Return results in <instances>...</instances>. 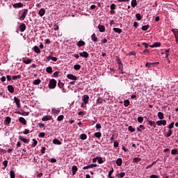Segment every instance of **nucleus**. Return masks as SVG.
Here are the masks:
<instances>
[{"label":"nucleus","instance_id":"obj_50","mask_svg":"<svg viewBox=\"0 0 178 178\" xmlns=\"http://www.w3.org/2000/svg\"><path fill=\"white\" fill-rule=\"evenodd\" d=\"M138 123H143V122H144V118L138 117Z\"/></svg>","mask_w":178,"mask_h":178},{"label":"nucleus","instance_id":"obj_54","mask_svg":"<svg viewBox=\"0 0 178 178\" xmlns=\"http://www.w3.org/2000/svg\"><path fill=\"white\" fill-rule=\"evenodd\" d=\"M140 161H141V159L138 157H136L134 159V162H135L136 163H137V162H140Z\"/></svg>","mask_w":178,"mask_h":178},{"label":"nucleus","instance_id":"obj_6","mask_svg":"<svg viewBox=\"0 0 178 178\" xmlns=\"http://www.w3.org/2000/svg\"><path fill=\"white\" fill-rule=\"evenodd\" d=\"M80 56H81V58H85V59H87V58H88L90 56V54H88V52L87 51H83L81 53H79Z\"/></svg>","mask_w":178,"mask_h":178},{"label":"nucleus","instance_id":"obj_21","mask_svg":"<svg viewBox=\"0 0 178 178\" xmlns=\"http://www.w3.org/2000/svg\"><path fill=\"white\" fill-rule=\"evenodd\" d=\"M99 31L100 33H104L105 31V26L99 24L98 26Z\"/></svg>","mask_w":178,"mask_h":178},{"label":"nucleus","instance_id":"obj_19","mask_svg":"<svg viewBox=\"0 0 178 178\" xmlns=\"http://www.w3.org/2000/svg\"><path fill=\"white\" fill-rule=\"evenodd\" d=\"M91 40L93 41V42H98V38L95 35V33H93L91 35Z\"/></svg>","mask_w":178,"mask_h":178},{"label":"nucleus","instance_id":"obj_10","mask_svg":"<svg viewBox=\"0 0 178 178\" xmlns=\"http://www.w3.org/2000/svg\"><path fill=\"white\" fill-rule=\"evenodd\" d=\"M10 122H12V118H10V117H6V120H4V124L6 126H9Z\"/></svg>","mask_w":178,"mask_h":178},{"label":"nucleus","instance_id":"obj_64","mask_svg":"<svg viewBox=\"0 0 178 178\" xmlns=\"http://www.w3.org/2000/svg\"><path fill=\"white\" fill-rule=\"evenodd\" d=\"M29 129H25L24 131H23V134H29Z\"/></svg>","mask_w":178,"mask_h":178},{"label":"nucleus","instance_id":"obj_1","mask_svg":"<svg viewBox=\"0 0 178 178\" xmlns=\"http://www.w3.org/2000/svg\"><path fill=\"white\" fill-rule=\"evenodd\" d=\"M56 80H55L54 79H51L49 83V88H50L51 90H54V88L56 87Z\"/></svg>","mask_w":178,"mask_h":178},{"label":"nucleus","instance_id":"obj_28","mask_svg":"<svg viewBox=\"0 0 178 178\" xmlns=\"http://www.w3.org/2000/svg\"><path fill=\"white\" fill-rule=\"evenodd\" d=\"M158 118H159V119H160L161 120H163V118H165V116L163 115V113H162V112H159V113H158Z\"/></svg>","mask_w":178,"mask_h":178},{"label":"nucleus","instance_id":"obj_8","mask_svg":"<svg viewBox=\"0 0 178 178\" xmlns=\"http://www.w3.org/2000/svg\"><path fill=\"white\" fill-rule=\"evenodd\" d=\"M83 101L84 104L86 105V104H88V100L90 99V96H88V95H84L83 96Z\"/></svg>","mask_w":178,"mask_h":178},{"label":"nucleus","instance_id":"obj_14","mask_svg":"<svg viewBox=\"0 0 178 178\" xmlns=\"http://www.w3.org/2000/svg\"><path fill=\"white\" fill-rule=\"evenodd\" d=\"M84 45H86V42H84L83 40H79L76 43V46L79 47V48L81 47H84Z\"/></svg>","mask_w":178,"mask_h":178},{"label":"nucleus","instance_id":"obj_38","mask_svg":"<svg viewBox=\"0 0 178 178\" xmlns=\"http://www.w3.org/2000/svg\"><path fill=\"white\" fill-rule=\"evenodd\" d=\"M81 140H87V134H82L80 136Z\"/></svg>","mask_w":178,"mask_h":178},{"label":"nucleus","instance_id":"obj_25","mask_svg":"<svg viewBox=\"0 0 178 178\" xmlns=\"http://www.w3.org/2000/svg\"><path fill=\"white\" fill-rule=\"evenodd\" d=\"M20 123H22V124H27V121H26V119L23 117H20L19 119Z\"/></svg>","mask_w":178,"mask_h":178},{"label":"nucleus","instance_id":"obj_53","mask_svg":"<svg viewBox=\"0 0 178 178\" xmlns=\"http://www.w3.org/2000/svg\"><path fill=\"white\" fill-rule=\"evenodd\" d=\"M54 77H58L59 76V72L56 71L53 74Z\"/></svg>","mask_w":178,"mask_h":178},{"label":"nucleus","instance_id":"obj_60","mask_svg":"<svg viewBox=\"0 0 178 178\" xmlns=\"http://www.w3.org/2000/svg\"><path fill=\"white\" fill-rule=\"evenodd\" d=\"M124 175H126V173H124V172H120V173L119 174V177H121V178L124 177Z\"/></svg>","mask_w":178,"mask_h":178},{"label":"nucleus","instance_id":"obj_20","mask_svg":"<svg viewBox=\"0 0 178 178\" xmlns=\"http://www.w3.org/2000/svg\"><path fill=\"white\" fill-rule=\"evenodd\" d=\"M38 15H39V16H40L41 17H42V16H44V15H45V9L41 8V9L39 10Z\"/></svg>","mask_w":178,"mask_h":178},{"label":"nucleus","instance_id":"obj_62","mask_svg":"<svg viewBox=\"0 0 178 178\" xmlns=\"http://www.w3.org/2000/svg\"><path fill=\"white\" fill-rule=\"evenodd\" d=\"M50 162H51V163H56V159L52 158V159H51Z\"/></svg>","mask_w":178,"mask_h":178},{"label":"nucleus","instance_id":"obj_37","mask_svg":"<svg viewBox=\"0 0 178 178\" xmlns=\"http://www.w3.org/2000/svg\"><path fill=\"white\" fill-rule=\"evenodd\" d=\"M10 178H15L16 175L15 174V171L10 170Z\"/></svg>","mask_w":178,"mask_h":178},{"label":"nucleus","instance_id":"obj_34","mask_svg":"<svg viewBox=\"0 0 178 178\" xmlns=\"http://www.w3.org/2000/svg\"><path fill=\"white\" fill-rule=\"evenodd\" d=\"M131 5L132 8H136V6L137 5V0H132L131 2Z\"/></svg>","mask_w":178,"mask_h":178},{"label":"nucleus","instance_id":"obj_26","mask_svg":"<svg viewBox=\"0 0 178 178\" xmlns=\"http://www.w3.org/2000/svg\"><path fill=\"white\" fill-rule=\"evenodd\" d=\"M46 72L47 73H49V74H52V72H53L52 67H47L46 68Z\"/></svg>","mask_w":178,"mask_h":178},{"label":"nucleus","instance_id":"obj_63","mask_svg":"<svg viewBox=\"0 0 178 178\" xmlns=\"http://www.w3.org/2000/svg\"><path fill=\"white\" fill-rule=\"evenodd\" d=\"M150 178H159V177L158 175H152L150 176Z\"/></svg>","mask_w":178,"mask_h":178},{"label":"nucleus","instance_id":"obj_49","mask_svg":"<svg viewBox=\"0 0 178 178\" xmlns=\"http://www.w3.org/2000/svg\"><path fill=\"white\" fill-rule=\"evenodd\" d=\"M136 17L137 20H141V19H143L141 17V15L140 13H136Z\"/></svg>","mask_w":178,"mask_h":178},{"label":"nucleus","instance_id":"obj_35","mask_svg":"<svg viewBox=\"0 0 178 178\" xmlns=\"http://www.w3.org/2000/svg\"><path fill=\"white\" fill-rule=\"evenodd\" d=\"M74 70H80L81 69V65L76 64L74 65Z\"/></svg>","mask_w":178,"mask_h":178},{"label":"nucleus","instance_id":"obj_57","mask_svg":"<svg viewBox=\"0 0 178 178\" xmlns=\"http://www.w3.org/2000/svg\"><path fill=\"white\" fill-rule=\"evenodd\" d=\"M151 65H154V63H147L145 64V66H146V67L149 68V67H151Z\"/></svg>","mask_w":178,"mask_h":178},{"label":"nucleus","instance_id":"obj_58","mask_svg":"<svg viewBox=\"0 0 178 178\" xmlns=\"http://www.w3.org/2000/svg\"><path fill=\"white\" fill-rule=\"evenodd\" d=\"M59 29V26H58L57 24H54V30H55V31H56V30Z\"/></svg>","mask_w":178,"mask_h":178},{"label":"nucleus","instance_id":"obj_2","mask_svg":"<svg viewBox=\"0 0 178 178\" xmlns=\"http://www.w3.org/2000/svg\"><path fill=\"white\" fill-rule=\"evenodd\" d=\"M27 13H29V10L24 9L21 17H19V20H24V19H26V16H27Z\"/></svg>","mask_w":178,"mask_h":178},{"label":"nucleus","instance_id":"obj_41","mask_svg":"<svg viewBox=\"0 0 178 178\" xmlns=\"http://www.w3.org/2000/svg\"><path fill=\"white\" fill-rule=\"evenodd\" d=\"M65 116H63V115H60L57 118V120L58 122H62V120H63Z\"/></svg>","mask_w":178,"mask_h":178},{"label":"nucleus","instance_id":"obj_51","mask_svg":"<svg viewBox=\"0 0 178 178\" xmlns=\"http://www.w3.org/2000/svg\"><path fill=\"white\" fill-rule=\"evenodd\" d=\"M49 58H50V59H51V60H53L54 62H56V60H58V58L54 57V56H49Z\"/></svg>","mask_w":178,"mask_h":178},{"label":"nucleus","instance_id":"obj_43","mask_svg":"<svg viewBox=\"0 0 178 178\" xmlns=\"http://www.w3.org/2000/svg\"><path fill=\"white\" fill-rule=\"evenodd\" d=\"M128 130L131 131V133H134V131H136V129L134 128L132 126H129L128 127Z\"/></svg>","mask_w":178,"mask_h":178},{"label":"nucleus","instance_id":"obj_17","mask_svg":"<svg viewBox=\"0 0 178 178\" xmlns=\"http://www.w3.org/2000/svg\"><path fill=\"white\" fill-rule=\"evenodd\" d=\"M52 119V116L51 115H46L42 118L43 122H47V120H51Z\"/></svg>","mask_w":178,"mask_h":178},{"label":"nucleus","instance_id":"obj_16","mask_svg":"<svg viewBox=\"0 0 178 178\" xmlns=\"http://www.w3.org/2000/svg\"><path fill=\"white\" fill-rule=\"evenodd\" d=\"M13 8H23L24 4L23 3H14L13 5Z\"/></svg>","mask_w":178,"mask_h":178},{"label":"nucleus","instance_id":"obj_12","mask_svg":"<svg viewBox=\"0 0 178 178\" xmlns=\"http://www.w3.org/2000/svg\"><path fill=\"white\" fill-rule=\"evenodd\" d=\"M72 176H74L77 171L79 170V168H77V165H73L72 167Z\"/></svg>","mask_w":178,"mask_h":178},{"label":"nucleus","instance_id":"obj_18","mask_svg":"<svg viewBox=\"0 0 178 178\" xmlns=\"http://www.w3.org/2000/svg\"><path fill=\"white\" fill-rule=\"evenodd\" d=\"M26 24H21V26H19V30L21 33H23L26 30Z\"/></svg>","mask_w":178,"mask_h":178},{"label":"nucleus","instance_id":"obj_33","mask_svg":"<svg viewBox=\"0 0 178 178\" xmlns=\"http://www.w3.org/2000/svg\"><path fill=\"white\" fill-rule=\"evenodd\" d=\"M145 129V127H144V125H140L138 127H137V130L138 131H143V130H144Z\"/></svg>","mask_w":178,"mask_h":178},{"label":"nucleus","instance_id":"obj_22","mask_svg":"<svg viewBox=\"0 0 178 178\" xmlns=\"http://www.w3.org/2000/svg\"><path fill=\"white\" fill-rule=\"evenodd\" d=\"M53 144H55L56 145H61L62 142H60V140H59L58 139H54Z\"/></svg>","mask_w":178,"mask_h":178},{"label":"nucleus","instance_id":"obj_15","mask_svg":"<svg viewBox=\"0 0 178 178\" xmlns=\"http://www.w3.org/2000/svg\"><path fill=\"white\" fill-rule=\"evenodd\" d=\"M19 140H20L23 143H25V144H29V140L22 136H19Z\"/></svg>","mask_w":178,"mask_h":178},{"label":"nucleus","instance_id":"obj_31","mask_svg":"<svg viewBox=\"0 0 178 178\" xmlns=\"http://www.w3.org/2000/svg\"><path fill=\"white\" fill-rule=\"evenodd\" d=\"M113 30L115 31V33H118V34L122 33V29L119 28H113Z\"/></svg>","mask_w":178,"mask_h":178},{"label":"nucleus","instance_id":"obj_27","mask_svg":"<svg viewBox=\"0 0 178 178\" xmlns=\"http://www.w3.org/2000/svg\"><path fill=\"white\" fill-rule=\"evenodd\" d=\"M172 31L174 33V35H175V38H177V37H178V29H172Z\"/></svg>","mask_w":178,"mask_h":178},{"label":"nucleus","instance_id":"obj_32","mask_svg":"<svg viewBox=\"0 0 178 178\" xmlns=\"http://www.w3.org/2000/svg\"><path fill=\"white\" fill-rule=\"evenodd\" d=\"M172 155H178V149H172L171 150Z\"/></svg>","mask_w":178,"mask_h":178},{"label":"nucleus","instance_id":"obj_4","mask_svg":"<svg viewBox=\"0 0 178 178\" xmlns=\"http://www.w3.org/2000/svg\"><path fill=\"white\" fill-rule=\"evenodd\" d=\"M157 126H166V120L156 121Z\"/></svg>","mask_w":178,"mask_h":178},{"label":"nucleus","instance_id":"obj_24","mask_svg":"<svg viewBox=\"0 0 178 178\" xmlns=\"http://www.w3.org/2000/svg\"><path fill=\"white\" fill-rule=\"evenodd\" d=\"M148 123L152 127H156V122L155 121L149 120Z\"/></svg>","mask_w":178,"mask_h":178},{"label":"nucleus","instance_id":"obj_13","mask_svg":"<svg viewBox=\"0 0 178 178\" xmlns=\"http://www.w3.org/2000/svg\"><path fill=\"white\" fill-rule=\"evenodd\" d=\"M8 90L9 91V92H10L11 94H13V92H15V88L13 87V86L12 85H8L7 86Z\"/></svg>","mask_w":178,"mask_h":178},{"label":"nucleus","instance_id":"obj_52","mask_svg":"<svg viewBox=\"0 0 178 178\" xmlns=\"http://www.w3.org/2000/svg\"><path fill=\"white\" fill-rule=\"evenodd\" d=\"M33 143L32 144V147H35L37 144H38V142L35 139H33Z\"/></svg>","mask_w":178,"mask_h":178},{"label":"nucleus","instance_id":"obj_11","mask_svg":"<svg viewBox=\"0 0 178 178\" xmlns=\"http://www.w3.org/2000/svg\"><path fill=\"white\" fill-rule=\"evenodd\" d=\"M14 102L16 104L17 108H20V99L17 98V97H14Z\"/></svg>","mask_w":178,"mask_h":178},{"label":"nucleus","instance_id":"obj_7","mask_svg":"<svg viewBox=\"0 0 178 178\" xmlns=\"http://www.w3.org/2000/svg\"><path fill=\"white\" fill-rule=\"evenodd\" d=\"M22 62L24 63H25L26 65H30V63H31L32 62H33V59H31V58H22Z\"/></svg>","mask_w":178,"mask_h":178},{"label":"nucleus","instance_id":"obj_9","mask_svg":"<svg viewBox=\"0 0 178 178\" xmlns=\"http://www.w3.org/2000/svg\"><path fill=\"white\" fill-rule=\"evenodd\" d=\"M67 79L70 80H74V81H76L77 80V77L75 75H73L72 74H69L67 75Z\"/></svg>","mask_w":178,"mask_h":178},{"label":"nucleus","instance_id":"obj_23","mask_svg":"<svg viewBox=\"0 0 178 178\" xmlns=\"http://www.w3.org/2000/svg\"><path fill=\"white\" fill-rule=\"evenodd\" d=\"M33 51L34 52H35V54H41V50L40 49V47H38V46H35L33 47Z\"/></svg>","mask_w":178,"mask_h":178},{"label":"nucleus","instance_id":"obj_46","mask_svg":"<svg viewBox=\"0 0 178 178\" xmlns=\"http://www.w3.org/2000/svg\"><path fill=\"white\" fill-rule=\"evenodd\" d=\"M22 75H15L13 76V80H17L18 79H21Z\"/></svg>","mask_w":178,"mask_h":178},{"label":"nucleus","instance_id":"obj_55","mask_svg":"<svg viewBox=\"0 0 178 178\" xmlns=\"http://www.w3.org/2000/svg\"><path fill=\"white\" fill-rule=\"evenodd\" d=\"M154 44V48H156L158 47H161V42H156Z\"/></svg>","mask_w":178,"mask_h":178},{"label":"nucleus","instance_id":"obj_5","mask_svg":"<svg viewBox=\"0 0 178 178\" xmlns=\"http://www.w3.org/2000/svg\"><path fill=\"white\" fill-rule=\"evenodd\" d=\"M116 60H117V63L118 65V69L120 70H123V63H122V60H120V58H117Z\"/></svg>","mask_w":178,"mask_h":178},{"label":"nucleus","instance_id":"obj_59","mask_svg":"<svg viewBox=\"0 0 178 178\" xmlns=\"http://www.w3.org/2000/svg\"><path fill=\"white\" fill-rule=\"evenodd\" d=\"M39 137H42V138L45 137V133L41 132V133L39 134Z\"/></svg>","mask_w":178,"mask_h":178},{"label":"nucleus","instance_id":"obj_40","mask_svg":"<svg viewBox=\"0 0 178 178\" xmlns=\"http://www.w3.org/2000/svg\"><path fill=\"white\" fill-rule=\"evenodd\" d=\"M172 134H173V131H172V129H168L166 137H170Z\"/></svg>","mask_w":178,"mask_h":178},{"label":"nucleus","instance_id":"obj_29","mask_svg":"<svg viewBox=\"0 0 178 178\" xmlns=\"http://www.w3.org/2000/svg\"><path fill=\"white\" fill-rule=\"evenodd\" d=\"M94 136L97 138H101V137L102 136V134H101V132H96L94 134Z\"/></svg>","mask_w":178,"mask_h":178},{"label":"nucleus","instance_id":"obj_39","mask_svg":"<svg viewBox=\"0 0 178 178\" xmlns=\"http://www.w3.org/2000/svg\"><path fill=\"white\" fill-rule=\"evenodd\" d=\"M129 105H130V101L129 99L125 100L124 102V106L127 108V106H129Z\"/></svg>","mask_w":178,"mask_h":178},{"label":"nucleus","instance_id":"obj_30","mask_svg":"<svg viewBox=\"0 0 178 178\" xmlns=\"http://www.w3.org/2000/svg\"><path fill=\"white\" fill-rule=\"evenodd\" d=\"M33 84L35 86H39V84H41V79H35L34 81H33Z\"/></svg>","mask_w":178,"mask_h":178},{"label":"nucleus","instance_id":"obj_47","mask_svg":"<svg viewBox=\"0 0 178 178\" xmlns=\"http://www.w3.org/2000/svg\"><path fill=\"white\" fill-rule=\"evenodd\" d=\"M63 86H65V84L59 81L58 83V86L59 87V88H63Z\"/></svg>","mask_w":178,"mask_h":178},{"label":"nucleus","instance_id":"obj_48","mask_svg":"<svg viewBox=\"0 0 178 178\" xmlns=\"http://www.w3.org/2000/svg\"><path fill=\"white\" fill-rule=\"evenodd\" d=\"M97 162H98V163H99V164L104 163V160H102V157L97 156Z\"/></svg>","mask_w":178,"mask_h":178},{"label":"nucleus","instance_id":"obj_42","mask_svg":"<svg viewBox=\"0 0 178 178\" xmlns=\"http://www.w3.org/2000/svg\"><path fill=\"white\" fill-rule=\"evenodd\" d=\"M148 29H149V25H144L143 26H142L143 31H147V30H148Z\"/></svg>","mask_w":178,"mask_h":178},{"label":"nucleus","instance_id":"obj_3","mask_svg":"<svg viewBox=\"0 0 178 178\" xmlns=\"http://www.w3.org/2000/svg\"><path fill=\"white\" fill-rule=\"evenodd\" d=\"M97 164H90L88 165L83 167V170H86V169H92L94 168H97Z\"/></svg>","mask_w":178,"mask_h":178},{"label":"nucleus","instance_id":"obj_44","mask_svg":"<svg viewBox=\"0 0 178 178\" xmlns=\"http://www.w3.org/2000/svg\"><path fill=\"white\" fill-rule=\"evenodd\" d=\"M17 113L19 114V115H22L23 116H29V113H27V112H26V111H23V113H20V111H18L17 112Z\"/></svg>","mask_w":178,"mask_h":178},{"label":"nucleus","instance_id":"obj_36","mask_svg":"<svg viewBox=\"0 0 178 178\" xmlns=\"http://www.w3.org/2000/svg\"><path fill=\"white\" fill-rule=\"evenodd\" d=\"M122 159H118L116 161V164L118 165V166H122Z\"/></svg>","mask_w":178,"mask_h":178},{"label":"nucleus","instance_id":"obj_61","mask_svg":"<svg viewBox=\"0 0 178 178\" xmlns=\"http://www.w3.org/2000/svg\"><path fill=\"white\" fill-rule=\"evenodd\" d=\"M3 165L4 168H6L8 166V161H4L3 162Z\"/></svg>","mask_w":178,"mask_h":178},{"label":"nucleus","instance_id":"obj_45","mask_svg":"<svg viewBox=\"0 0 178 178\" xmlns=\"http://www.w3.org/2000/svg\"><path fill=\"white\" fill-rule=\"evenodd\" d=\"M175 127V122H171L169 125H168V129L169 130H172V129H173Z\"/></svg>","mask_w":178,"mask_h":178},{"label":"nucleus","instance_id":"obj_56","mask_svg":"<svg viewBox=\"0 0 178 178\" xmlns=\"http://www.w3.org/2000/svg\"><path fill=\"white\" fill-rule=\"evenodd\" d=\"M45 149H47V148L45 147H42L40 150L41 154H45Z\"/></svg>","mask_w":178,"mask_h":178}]
</instances>
